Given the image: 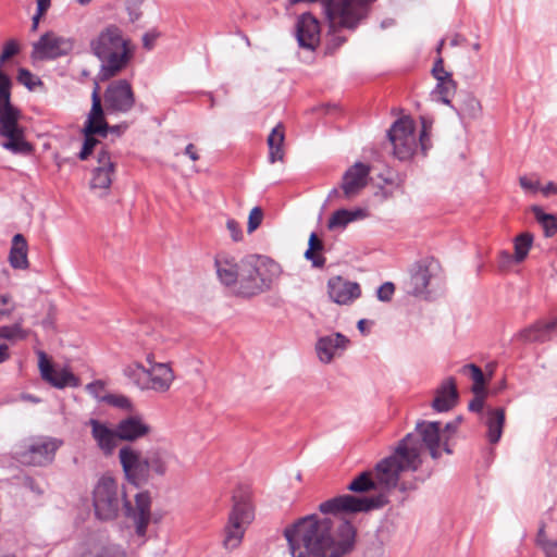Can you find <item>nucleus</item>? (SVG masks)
<instances>
[{"instance_id":"f257e3e1","label":"nucleus","mask_w":557,"mask_h":557,"mask_svg":"<svg viewBox=\"0 0 557 557\" xmlns=\"http://www.w3.org/2000/svg\"><path fill=\"white\" fill-rule=\"evenodd\" d=\"M334 520L309 515L284 530L293 557H343L355 543L356 530L345 520Z\"/></svg>"},{"instance_id":"f03ea898","label":"nucleus","mask_w":557,"mask_h":557,"mask_svg":"<svg viewBox=\"0 0 557 557\" xmlns=\"http://www.w3.org/2000/svg\"><path fill=\"white\" fill-rule=\"evenodd\" d=\"M94 508L100 520H113L123 509L125 516L133 521L136 534L146 535L151 519V497L148 492L137 493L135 505H132L116 480L102 476L94 490Z\"/></svg>"},{"instance_id":"7ed1b4c3","label":"nucleus","mask_w":557,"mask_h":557,"mask_svg":"<svg viewBox=\"0 0 557 557\" xmlns=\"http://www.w3.org/2000/svg\"><path fill=\"white\" fill-rule=\"evenodd\" d=\"M421 465L419 441L413 435L407 434L398 442L392 455L375 465L372 472L379 488L388 492L398 486L403 472H414Z\"/></svg>"},{"instance_id":"20e7f679","label":"nucleus","mask_w":557,"mask_h":557,"mask_svg":"<svg viewBox=\"0 0 557 557\" xmlns=\"http://www.w3.org/2000/svg\"><path fill=\"white\" fill-rule=\"evenodd\" d=\"M171 459L172 455L161 448L149 450L143 455L139 450L126 445L119 451V460L125 478L138 487L147 484L152 474L163 476Z\"/></svg>"},{"instance_id":"39448f33","label":"nucleus","mask_w":557,"mask_h":557,"mask_svg":"<svg viewBox=\"0 0 557 557\" xmlns=\"http://www.w3.org/2000/svg\"><path fill=\"white\" fill-rule=\"evenodd\" d=\"M92 53L101 61L99 78L107 81L119 74L131 59L128 41L115 25H109L91 40Z\"/></svg>"},{"instance_id":"423d86ee","label":"nucleus","mask_w":557,"mask_h":557,"mask_svg":"<svg viewBox=\"0 0 557 557\" xmlns=\"http://www.w3.org/2000/svg\"><path fill=\"white\" fill-rule=\"evenodd\" d=\"M421 122L422 128L419 137L416 134L414 122L409 116L398 119L391 126L388 139L393 145V151L397 159L401 161L409 160L419 147L423 153L430 148L431 124H428L424 117L421 119Z\"/></svg>"},{"instance_id":"0eeeda50","label":"nucleus","mask_w":557,"mask_h":557,"mask_svg":"<svg viewBox=\"0 0 557 557\" xmlns=\"http://www.w3.org/2000/svg\"><path fill=\"white\" fill-rule=\"evenodd\" d=\"M280 267L273 261L248 257L239 264V275L236 293L250 297L270 288L272 276L277 275Z\"/></svg>"},{"instance_id":"6e6552de","label":"nucleus","mask_w":557,"mask_h":557,"mask_svg":"<svg viewBox=\"0 0 557 557\" xmlns=\"http://www.w3.org/2000/svg\"><path fill=\"white\" fill-rule=\"evenodd\" d=\"M250 495V490L246 485H238L233 492V508L225 528L224 545L226 548L233 549L240 544L246 527L253 520Z\"/></svg>"},{"instance_id":"1a4fd4ad","label":"nucleus","mask_w":557,"mask_h":557,"mask_svg":"<svg viewBox=\"0 0 557 557\" xmlns=\"http://www.w3.org/2000/svg\"><path fill=\"white\" fill-rule=\"evenodd\" d=\"M20 119L21 111L11 100L0 102V136L5 138L2 147L13 153H29L32 146L25 139L24 129L18 124Z\"/></svg>"},{"instance_id":"9d476101","label":"nucleus","mask_w":557,"mask_h":557,"mask_svg":"<svg viewBox=\"0 0 557 557\" xmlns=\"http://www.w3.org/2000/svg\"><path fill=\"white\" fill-rule=\"evenodd\" d=\"M109 133V124L106 121L104 109L100 97V87L96 83L91 94V109L83 127L84 144L78 154L81 160H86L99 143L96 135L106 138Z\"/></svg>"},{"instance_id":"9b49d317","label":"nucleus","mask_w":557,"mask_h":557,"mask_svg":"<svg viewBox=\"0 0 557 557\" xmlns=\"http://www.w3.org/2000/svg\"><path fill=\"white\" fill-rule=\"evenodd\" d=\"M386 504L387 498L383 494L372 497H358L344 494L321 503L319 509L324 515H337L342 512L355 513L382 508Z\"/></svg>"},{"instance_id":"f8f14e48","label":"nucleus","mask_w":557,"mask_h":557,"mask_svg":"<svg viewBox=\"0 0 557 557\" xmlns=\"http://www.w3.org/2000/svg\"><path fill=\"white\" fill-rule=\"evenodd\" d=\"M440 273L441 264L432 257L414 262L410 269V278L407 283L408 294L413 296L426 294L432 281L437 280Z\"/></svg>"},{"instance_id":"ddd939ff","label":"nucleus","mask_w":557,"mask_h":557,"mask_svg":"<svg viewBox=\"0 0 557 557\" xmlns=\"http://www.w3.org/2000/svg\"><path fill=\"white\" fill-rule=\"evenodd\" d=\"M418 438L420 444V454L423 447H425L433 459H438L442 456V450L447 454H451L448 446L447 438L444 434H441L440 422H417L414 432L409 433Z\"/></svg>"},{"instance_id":"4468645a","label":"nucleus","mask_w":557,"mask_h":557,"mask_svg":"<svg viewBox=\"0 0 557 557\" xmlns=\"http://www.w3.org/2000/svg\"><path fill=\"white\" fill-rule=\"evenodd\" d=\"M104 106L109 113H127L135 104V95L126 79L112 82L104 91Z\"/></svg>"},{"instance_id":"2eb2a0df","label":"nucleus","mask_w":557,"mask_h":557,"mask_svg":"<svg viewBox=\"0 0 557 557\" xmlns=\"http://www.w3.org/2000/svg\"><path fill=\"white\" fill-rule=\"evenodd\" d=\"M61 442L44 437L35 440L25 450L17 453L18 460L28 466H46L52 462Z\"/></svg>"},{"instance_id":"dca6fc26","label":"nucleus","mask_w":557,"mask_h":557,"mask_svg":"<svg viewBox=\"0 0 557 557\" xmlns=\"http://www.w3.org/2000/svg\"><path fill=\"white\" fill-rule=\"evenodd\" d=\"M73 49V41L55 35L54 33H47L34 44L32 57L34 59H55L61 55L67 54Z\"/></svg>"},{"instance_id":"f3484780","label":"nucleus","mask_w":557,"mask_h":557,"mask_svg":"<svg viewBox=\"0 0 557 557\" xmlns=\"http://www.w3.org/2000/svg\"><path fill=\"white\" fill-rule=\"evenodd\" d=\"M38 367L41 377L57 388L75 387L78 379L67 369H54L45 351L38 350Z\"/></svg>"},{"instance_id":"a211bd4d","label":"nucleus","mask_w":557,"mask_h":557,"mask_svg":"<svg viewBox=\"0 0 557 557\" xmlns=\"http://www.w3.org/2000/svg\"><path fill=\"white\" fill-rule=\"evenodd\" d=\"M296 38L301 48L314 50L320 42V24L311 13H302L296 23Z\"/></svg>"},{"instance_id":"6ab92c4d","label":"nucleus","mask_w":557,"mask_h":557,"mask_svg":"<svg viewBox=\"0 0 557 557\" xmlns=\"http://www.w3.org/2000/svg\"><path fill=\"white\" fill-rule=\"evenodd\" d=\"M327 292L330 298L337 305H350L361 296L360 285L342 276L329 280Z\"/></svg>"},{"instance_id":"aec40b11","label":"nucleus","mask_w":557,"mask_h":557,"mask_svg":"<svg viewBox=\"0 0 557 557\" xmlns=\"http://www.w3.org/2000/svg\"><path fill=\"white\" fill-rule=\"evenodd\" d=\"M370 166L356 162L343 175L342 189L344 197L351 199L356 197L367 185Z\"/></svg>"},{"instance_id":"412c9836","label":"nucleus","mask_w":557,"mask_h":557,"mask_svg":"<svg viewBox=\"0 0 557 557\" xmlns=\"http://www.w3.org/2000/svg\"><path fill=\"white\" fill-rule=\"evenodd\" d=\"M175 379L169 363H152L147 368L145 391L165 393L170 389Z\"/></svg>"},{"instance_id":"4be33fe9","label":"nucleus","mask_w":557,"mask_h":557,"mask_svg":"<svg viewBox=\"0 0 557 557\" xmlns=\"http://www.w3.org/2000/svg\"><path fill=\"white\" fill-rule=\"evenodd\" d=\"M114 172V163L107 150L98 153V166L92 172L90 181L91 189L107 190L111 186L112 175Z\"/></svg>"},{"instance_id":"5701e85b","label":"nucleus","mask_w":557,"mask_h":557,"mask_svg":"<svg viewBox=\"0 0 557 557\" xmlns=\"http://www.w3.org/2000/svg\"><path fill=\"white\" fill-rule=\"evenodd\" d=\"M87 424L90 425L92 438L103 454H112L119 440L116 428L114 430L110 429L106 423L97 419H89Z\"/></svg>"},{"instance_id":"b1692460","label":"nucleus","mask_w":557,"mask_h":557,"mask_svg":"<svg viewBox=\"0 0 557 557\" xmlns=\"http://www.w3.org/2000/svg\"><path fill=\"white\" fill-rule=\"evenodd\" d=\"M349 341L342 333L322 336L318 339L315 350L321 362L330 363L337 350L346 349Z\"/></svg>"},{"instance_id":"393cba45","label":"nucleus","mask_w":557,"mask_h":557,"mask_svg":"<svg viewBox=\"0 0 557 557\" xmlns=\"http://www.w3.org/2000/svg\"><path fill=\"white\" fill-rule=\"evenodd\" d=\"M115 428L119 440L128 442L144 437L150 432V426L137 414L122 419Z\"/></svg>"},{"instance_id":"a878e982","label":"nucleus","mask_w":557,"mask_h":557,"mask_svg":"<svg viewBox=\"0 0 557 557\" xmlns=\"http://www.w3.org/2000/svg\"><path fill=\"white\" fill-rule=\"evenodd\" d=\"M458 391L454 377H447L436 389L432 407L437 412L450 410L457 403Z\"/></svg>"},{"instance_id":"bb28decb","label":"nucleus","mask_w":557,"mask_h":557,"mask_svg":"<svg viewBox=\"0 0 557 557\" xmlns=\"http://www.w3.org/2000/svg\"><path fill=\"white\" fill-rule=\"evenodd\" d=\"M553 332H556L553 321H539L520 331L518 337L527 343H544L550 339Z\"/></svg>"},{"instance_id":"cd10ccee","label":"nucleus","mask_w":557,"mask_h":557,"mask_svg":"<svg viewBox=\"0 0 557 557\" xmlns=\"http://www.w3.org/2000/svg\"><path fill=\"white\" fill-rule=\"evenodd\" d=\"M505 423L504 408H488L486 410L485 424L487 426V438L491 444L499 442Z\"/></svg>"},{"instance_id":"c85d7f7f","label":"nucleus","mask_w":557,"mask_h":557,"mask_svg":"<svg viewBox=\"0 0 557 557\" xmlns=\"http://www.w3.org/2000/svg\"><path fill=\"white\" fill-rule=\"evenodd\" d=\"M27 242L22 234H15L12 239L9 261L12 268L25 270L28 268Z\"/></svg>"},{"instance_id":"c756f323","label":"nucleus","mask_w":557,"mask_h":557,"mask_svg":"<svg viewBox=\"0 0 557 557\" xmlns=\"http://www.w3.org/2000/svg\"><path fill=\"white\" fill-rule=\"evenodd\" d=\"M215 268L219 280L226 286L237 285L239 264L231 258H216Z\"/></svg>"},{"instance_id":"7c9ffc66","label":"nucleus","mask_w":557,"mask_h":557,"mask_svg":"<svg viewBox=\"0 0 557 557\" xmlns=\"http://www.w3.org/2000/svg\"><path fill=\"white\" fill-rule=\"evenodd\" d=\"M366 213L362 209H356V210H347V209H339L336 210L329 219L327 221V228L330 231L334 230H342L347 226L352 221H356L358 219L364 218Z\"/></svg>"},{"instance_id":"2f4dec72","label":"nucleus","mask_w":557,"mask_h":557,"mask_svg":"<svg viewBox=\"0 0 557 557\" xmlns=\"http://www.w3.org/2000/svg\"><path fill=\"white\" fill-rule=\"evenodd\" d=\"M284 139H285L284 126L282 124H277L271 131L270 135L268 136L270 163H275L276 161H283V159H284V150H283Z\"/></svg>"},{"instance_id":"473e14b6","label":"nucleus","mask_w":557,"mask_h":557,"mask_svg":"<svg viewBox=\"0 0 557 557\" xmlns=\"http://www.w3.org/2000/svg\"><path fill=\"white\" fill-rule=\"evenodd\" d=\"M347 490L354 493H367L380 488L375 482L373 472L368 470L356 475L348 484Z\"/></svg>"},{"instance_id":"72a5a7b5","label":"nucleus","mask_w":557,"mask_h":557,"mask_svg":"<svg viewBox=\"0 0 557 557\" xmlns=\"http://www.w3.org/2000/svg\"><path fill=\"white\" fill-rule=\"evenodd\" d=\"M457 85L451 78V74H445L443 77H437V84L433 94L440 95V100L447 106H450V96L456 92Z\"/></svg>"},{"instance_id":"f704fd0d","label":"nucleus","mask_w":557,"mask_h":557,"mask_svg":"<svg viewBox=\"0 0 557 557\" xmlns=\"http://www.w3.org/2000/svg\"><path fill=\"white\" fill-rule=\"evenodd\" d=\"M531 210L536 221L543 227L545 236H553L557 232V219L553 214L545 213L539 206H533Z\"/></svg>"},{"instance_id":"c9c22d12","label":"nucleus","mask_w":557,"mask_h":557,"mask_svg":"<svg viewBox=\"0 0 557 557\" xmlns=\"http://www.w3.org/2000/svg\"><path fill=\"white\" fill-rule=\"evenodd\" d=\"M533 244V236L530 233H522L513 240L516 263H521L525 260Z\"/></svg>"},{"instance_id":"e433bc0d","label":"nucleus","mask_w":557,"mask_h":557,"mask_svg":"<svg viewBox=\"0 0 557 557\" xmlns=\"http://www.w3.org/2000/svg\"><path fill=\"white\" fill-rule=\"evenodd\" d=\"M123 373L128 377L137 387L145 391V383L147 376V368L139 362H133L126 366Z\"/></svg>"},{"instance_id":"4c0bfd02","label":"nucleus","mask_w":557,"mask_h":557,"mask_svg":"<svg viewBox=\"0 0 557 557\" xmlns=\"http://www.w3.org/2000/svg\"><path fill=\"white\" fill-rule=\"evenodd\" d=\"M481 103L472 95L468 94L465 96L461 106L457 109V113L460 116H468L470 119H476L481 113Z\"/></svg>"},{"instance_id":"58836bf2","label":"nucleus","mask_w":557,"mask_h":557,"mask_svg":"<svg viewBox=\"0 0 557 557\" xmlns=\"http://www.w3.org/2000/svg\"><path fill=\"white\" fill-rule=\"evenodd\" d=\"M29 331L24 330L20 323L0 326V338L8 341L25 339Z\"/></svg>"},{"instance_id":"ea45409f","label":"nucleus","mask_w":557,"mask_h":557,"mask_svg":"<svg viewBox=\"0 0 557 557\" xmlns=\"http://www.w3.org/2000/svg\"><path fill=\"white\" fill-rule=\"evenodd\" d=\"M17 82L24 85L29 90H34L36 86L42 85V82L38 77H36L28 70L23 67L20 69L17 72Z\"/></svg>"},{"instance_id":"a19ab883","label":"nucleus","mask_w":557,"mask_h":557,"mask_svg":"<svg viewBox=\"0 0 557 557\" xmlns=\"http://www.w3.org/2000/svg\"><path fill=\"white\" fill-rule=\"evenodd\" d=\"M82 557H90L89 555L83 553ZM95 557H127L126 553L123 548L117 545H107L99 549L96 553Z\"/></svg>"},{"instance_id":"79ce46f5","label":"nucleus","mask_w":557,"mask_h":557,"mask_svg":"<svg viewBox=\"0 0 557 557\" xmlns=\"http://www.w3.org/2000/svg\"><path fill=\"white\" fill-rule=\"evenodd\" d=\"M460 372L463 374H470L473 380V384L485 385L484 374L478 366L473 363L466 364L460 369Z\"/></svg>"},{"instance_id":"37998d69","label":"nucleus","mask_w":557,"mask_h":557,"mask_svg":"<svg viewBox=\"0 0 557 557\" xmlns=\"http://www.w3.org/2000/svg\"><path fill=\"white\" fill-rule=\"evenodd\" d=\"M103 401L122 409H129L132 407L131 400L123 395L108 394L103 397Z\"/></svg>"},{"instance_id":"c03bdc74","label":"nucleus","mask_w":557,"mask_h":557,"mask_svg":"<svg viewBox=\"0 0 557 557\" xmlns=\"http://www.w3.org/2000/svg\"><path fill=\"white\" fill-rule=\"evenodd\" d=\"M262 219H263L262 209L260 207L252 208L249 213V216H248V225H247L248 233H252L253 231H256L260 226Z\"/></svg>"},{"instance_id":"a18cd8bd","label":"nucleus","mask_w":557,"mask_h":557,"mask_svg":"<svg viewBox=\"0 0 557 557\" xmlns=\"http://www.w3.org/2000/svg\"><path fill=\"white\" fill-rule=\"evenodd\" d=\"M516 263V256L507 250H500L497 255V267L500 271H507Z\"/></svg>"},{"instance_id":"49530a36","label":"nucleus","mask_w":557,"mask_h":557,"mask_svg":"<svg viewBox=\"0 0 557 557\" xmlns=\"http://www.w3.org/2000/svg\"><path fill=\"white\" fill-rule=\"evenodd\" d=\"M395 293V285L392 282H385L376 292L377 299L387 302L392 299Z\"/></svg>"},{"instance_id":"de8ad7c7","label":"nucleus","mask_w":557,"mask_h":557,"mask_svg":"<svg viewBox=\"0 0 557 557\" xmlns=\"http://www.w3.org/2000/svg\"><path fill=\"white\" fill-rule=\"evenodd\" d=\"M86 389L91 396L103 401V397L106 396V395H103V392H104L103 382H101V381L91 382V383L87 384Z\"/></svg>"},{"instance_id":"09e8293b","label":"nucleus","mask_w":557,"mask_h":557,"mask_svg":"<svg viewBox=\"0 0 557 557\" xmlns=\"http://www.w3.org/2000/svg\"><path fill=\"white\" fill-rule=\"evenodd\" d=\"M226 228L231 234L234 242H239L243 238V232L239 223L234 219H228L226 222Z\"/></svg>"},{"instance_id":"8fccbe9b","label":"nucleus","mask_w":557,"mask_h":557,"mask_svg":"<svg viewBox=\"0 0 557 557\" xmlns=\"http://www.w3.org/2000/svg\"><path fill=\"white\" fill-rule=\"evenodd\" d=\"M11 302L9 295H0V321L3 318H8L14 311V307L8 308L7 306Z\"/></svg>"},{"instance_id":"3c124183","label":"nucleus","mask_w":557,"mask_h":557,"mask_svg":"<svg viewBox=\"0 0 557 557\" xmlns=\"http://www.w3.org/2000/svg\"><path fill=\"white\" fill-rule=\"evenodd\" d=\"M519 183L524 190L536 193L540 189L539 181H533L527 176H521Z\"/></svg>"},{"instance_id":"603ef678","label":"nucleus","mask_w":557,"mask_h":557,"mask_svg":"<svg viewBox=\"0 0 557 557\" xmlns=\"http://www.w3.org/2000/svg\"><path fill=\"white\" fill-rule=\"evenodd\" d=\"M305 257L306 259L311 260L314 267L320 268L323 267L325 263V259L321 256L315 255V250H311L310 248H308L307 251L305 252Z\"/></svg>"},{"instance_id":"864d4df0","label":"nucleus","mask_w":557,"mask_h":557,"mask_svg":"<svg viewBox=\"0 0 557 557\" xmlns=\"http://www.w3.org/2000/svg\"><path fill=\"white\" fill-rule=\"evenodd\" d=\"M17 51H18L17 44L14 40H9L4 45L2 53L4 54V58L10 59L13 55H15L17 53Z\"/></svg>"},{"instance_id":"5fc2aeb1","label":"nucleus","mask_w":557,"mask_h":557,"mask_svg":"<svg viewBox=\"0 0 557 557\" xmlns=\"http://www.w3.org/2000/svg\"><path fill=\"white\" fill-rule=\"evenodd\" d=\"M345 42V38L334 35L326 46V52L332 53L335 49H337L339 46H342Z\"/></svg>"},{"instance_id":"6e6d98bb","label":"nucleus","mask_w":557,"mask_h":557,"mask_svg":"<svg viewBox=\"0 0 557 557\" xmlns=\"http://www.w3.org/2000/svg\"><path fill=\"white\" fill-rule=\"evenodd\" d=\"M458 424H459V419H457L456 421L446 423L444 428L441 426V434H444L448 441L449 436L456 432Z\"/></svg>"},{"instance_id":"4d7b16f0","label":"nucleus","mask_w":557,"mask_h":557,"mask_svg":"<svg viewBox=\"0 0 557 557\" xmlns=\"http://www.w3.org/2000/svg\"><path fill=\"white\" fill-rule=\"evenodd\" d=\"M541 549L545 554V557H557V540L546 543Z\"/></svg>"},{"instance_id":"13d9d810","label":"nucleus","mask_w":557,"mask_h":557,"mask_svg":"<svg viewBox=\"0 0 557 557\" xmlns=\"http://www.w3.org/2000/svg\"><path fill=\"white\" fill-rule=\"evenodd\" d=\"M433 76L437 81V77H443L445 74H450L449 72H446L444 70V62L443 59H437L434 63V66L432 69Z\"/></svg>"},{"instance_id":"bf43d9fd","label":"nucleus","mask_w":557,"mask_h":557,"mask_svg":"<svg viewBox=\"0 0 557 557\" xmlns=\"http://www.w3.org/2000/svg\"><path fill=\"white\" fill-rule=\"evenodd\" d=\"M470 411L481 412L484 408V398L483 396L474 397L468 406Z\"/></svg>"},{"instance_id":"052dcab7","label":"nucleus","mask_w":557,"mask_h":557,"mask_svg":"<svg viewBox=\"0 0 557 557\" xmlns=\"http://www.w3.org/2000/svg\"><path fill=\"white\" fill-rule=\"evenodd\" d=\"M552 540H549L546 535V532H545V527L542 525L540 529H539V532L536 534V545L542 548L545 546L546 543H549Z\"/></svg>"},{"instance_id":"680f3d73","label":"nucleus","mask_w":557,"mask_h":557,"mask_svg":"<svg viewBox=\"0 0 557 557\" xmlns=\"http://www.w3.org/2000/svg\"><path fill=\"white\" fill-rule=\"evenodd\" d=\"M311 250L320 251L323 249V243L320 240L315 233H312L309 237V247Z\"/></svg>"},{"instance_id":"e2e57ef3","label":"nucleus","mask_w":557,"mask_h":557,"mask_svg":"<svg viewBox=\"0 0 557 557\" xmlns=\"http://www.w3.org/2000/svg\"><path fill=\"white\" fill-rule=\"evenodd\" d=\"M157 38V35L153 34V33H146L144 36H143V44H144V47L148 50L152 49L153 47V42Z\"/></svg>"},{"instance_id":"0e129e2a","label":"nucleus","mask_w":557,"mask_h":557,"mask_svg":"<svg viewBox=\"0 0 557 557\" xmlns=\"http://www.w3.org/2000/svg\"><path fill=\"white\" fill-rule=\"evenodd\" d=\"M185 154L188 156L193 161H197L199 159V154L196 150V147L193 144H188L186 146Z\"/></svg>"},{"instance_id":"69168bd1","label":"nucleus","mask_w":557,"mask_h":557,"mask_svg":"<svg viewBox=\"0 0 557 557\" xmlns=\"http://www.w3.org/2000/svg\"><path fill=\"white\" fill-rule=\"evenodd\" d=\"M542 193L545 196L557 195V184L549 182L546 186L542 188Z\"/></svg>"},{"instance_id":"338daca9","label":"nucleus","mask_w":557,"mask_h":557,"mask_svg":"<svg viewBox=\"0 0 557 557\" xmlns=\"http://www.w3.org/2000/svg\"><path fill=\"white\" fill-rule=\"evenodd\" d=\"M41 325L47 331H54V320H53V318L49 314L47 318H45L41 321Z\"/></svg>"},{"instance_id":"774afa93","label":"nucleus","mask_w":557,"mask_h":557,"mask_svg":"<svg viewBox=\"0 0 557 557\" xmlns=\"http://www.w3.org/2000/svg\"><path fill=\"white\" fill-rule=\"evenodd\" d=\"M50 7V0H37V11L44 14Z\"/></svg>"}]
</instances>
